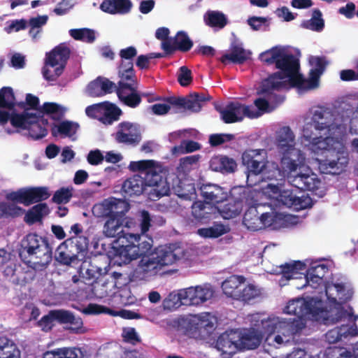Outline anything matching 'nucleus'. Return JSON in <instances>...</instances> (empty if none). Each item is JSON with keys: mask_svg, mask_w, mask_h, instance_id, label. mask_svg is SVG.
<instances>
[{"mask_svg": "<svg viewBox=\"0 0 358 358\" xmlns=\"http://www.w3.org/2000/svg\"><path fill=\"white\" fill-rule=\"evenodd\" d=\"M277 147L281 154L282 167L289 171L287 180L291 185L300 191H314L318 189L320 180L307 169H304L305 156L295 148V136L289 127H283L277 133Z\"/></svg>", "mask_w": 358, "mask_h": 358, "instance_id": "1", "label": "nucleus"}, {"mask_svg": "<svg viewBox=\"0 0 358 358\" xmlns=\"http://www.w3.org/2000/svg\"><path fill=\"white\" fill-rule=\"evenodd\" d=\"M259 59L268 64H275L280 71L273 73L262 85V92L288 90L289 87L303 90L304 77L299 73V63L292 54H287L280 47L275 46L259 55Z\"/></svg>", "mask_w": 358, "mask_h": 358, "instance_id": "2", "label": "nucleus"}, {"mask_svg": "<svg viewBox=\"0 0 358 358\" xmlns=\"http://www.w3.org/2000/svg\"><path fill=\"white\" fill-rule=\"evenodd\" d=\"M321 301L313 298L306 300L303 298H297L290 300L284 308V313L289 315H294V318H281L279 317H268L264 322L265 328L270 332L278 329L285 336H296L306 327L304 317H311L312 319L317 320L324 310L317 306Z\"/></svg>", "mask_w": 358, "mask_h": 358, "instance_id": "3", "label": "nucleus"}, {"mask_svg": "<svg viewBox=\"0 0 358 358\" xmlns=\"http://www.w3.org/2000/svg\"><path fill=\"white\" fill-rule=\"evenodd\" d=\"M121 62L118 66L119 87L117 96L120 101L131 108H137L142 102L138 90V82L134 69V59L137 55L134 46L121 49L119 52Z\"/></svg>", "mask_w": 358, "mask_h": 358, "instance_id": "4", "label": "nucleus"}, {"mask_svg": "<svg viewBox=\"0 0 358 358\" xmlns=\"http://www.w3.org/2000/svg\"><path fill=\"white\" fill-rule=\"evenodd\" d=\"M182 257L181 249L175 245H160L144 254L132 272V277L142 280L156 275L163 267L172 265Z\"/></svg>", "mask_w": 358, "mask_h": 358, "instance_id": "5", "label": "nucleus"}, {"mask_svg": "<svg viewBox=\"0 0 358 358\" xmlns=\"http://www.w3.org/2000/svg\"><path fill=\"white\" fill-rule=\"evenodd\" d=\"M124 198L138 196L146 192L149 199L157 201L169 194L170 187L161 174L148 173L147 176L134 175L125 180L122 185Z\"/></svg>", "mask_w": 358, "mask_h": 358, "instance_id": "6", "label": "nucleus"}, {"mask_svg": "<svg viewBox=\"0 0 358 358\" xmlns=\"http://www.w3.org/2000/svg\"><path fill=\"white\" fill-rule=\"evenodd\" d=\"M89 240L85 236H71L62 242L57 248L55 259L62 265H70L78 259L80 254L84 256L88 250Z\"/></svg>", "mask_w": 358, "mask_h": 358, "instance_id": "7", "label": "nucleus"}, {"mask_svg": "<svg viewBox=\"0 0 358 358\" xmlns=\"http://www.w3.org/2000/svg\"><path fill=\"white\" fill-rule=\"evenodd\" d=\"M71 55L70 48L65 43H60L45 55V66L55 67L51 73L48 69H43V76L46 80L55 81L64 72L67 61Z\"/></svg>", "mask_w": 358, "mask_h": 358, "instance_id": "8", "label": "nucleus"}, {"mask_svg": "<svg viewBox=\"0 0 358 358\" xmlns=\"http://www.w3.org/2000/svg\"><path fill=\"white\" fill-rule=\"evenodd\" d=\"M220 114L221 120L226 124L242 121L245 117L250 119L257 118L260 113L255 110L252 105H245L238 101H231L224 108H216Z\"/></svg>", "mask_w": 358, "mask_h": 358, "instance_id": "9", "label": "nucleus"}, {"mask_svg": "<svg viewBox=\"0 0 358 358\" xmlns=\"http://www.w3.org/2000/svg\"><path fill=\"white\" fill-rule=\"evenodd\" d=\"M257 208V206H250L243 215V224L250 231L275 227L276 220L282 218V215L276 212L262 213L260 215Z\"/></svg>", "mask_w": 358, "mask_h": 358, "instance_id": "10", "label": "nucleus"}, {"mask_svg": "<svg viewBox=\"0 0 358 358\" xmlns=\"http://www.w3.org/2000/svg\"><path fill=\"white\" fill-rule=\"evenodd\" d=\"M324 159H317L318 169L322 173L337 175L343 172L348 166V157L343 152H335L323 149Z\"/></svg>", "mask_w": 358, "mask_h": 358, "instance_id": "11", "label": "nucleus"}, {"mask_svg": "<svg viewBox=\"0 0 358 358\" xmlns=\"http://www.w3.org/2000/svg\"><path fill=\"white\" fill-rule=\"evenodd\" d=\"M50 193L47 187H32L20 188L8 194L7 199L26 206L48 199Z\"/></svg>", "mask_w": 358, "mask_h": 358, "instance_id": "12", "label": "nucleus"}, {"mask_svg": "<svg viewBox=\"0 0 358 358\" xmlns=\"http://www.w3.org/2000/svg\"><path fill=\"white\" fill-rule=\"evenodd\" d=\"M266 152L264 150H248L242 155V163L246 167L247 180L252 176H258L266 169Z\"/></svg>", "mask_w": 358, "mask_h": 358, "instance_id": "13", "label": "nucleus"}, {"mask_svg": "<svg viewBox=\"0 0 358 358\" xmlns=\"http://www.w3.org/2000/svg\"><path fill=\"white\" fill-rule=\"evenodd\" d=\"M130 209L129 203L124 199L112 198L94 205L93 213L96 216H114L124 220L125 214Z\"/></svg>", "mask_w": 358, "mask_h": 358, "instance_id": "14", "label": "nucleus"}, {"mask_svg": "<svg viewBox=\"0 0 358 358\" xmlns=\"http://www.w3.org/2000/svg\"><path fill=\"white\" fill-rule=\"evenodd\" d=\"M113 136L117 143L133 146L137 145L142 138L138 125L127 121L117 124Z\"/></svg>", "mask_w": 358, "mask_h": 358, "instance_id": "15", "label": "nucleus"}, {"mask_svg": "<svg viewBox=\"0 0 358 358\" xmlns=\"http://www.w3.org/2000/svg\"><path fill=\"white\" fill-rule=\"evenodd\" d=\"M303 138L311 145L313 149L323 150L329 147L332 138L325 133L322 132L320 129L312 121L305 124L303 128Z\"/></svg>", "mask_w": 358, "mask_h": 358, "instance_id": "16", "label": "nucleus"}, {"mask_svg": "<svg viewBox=\"0 0 358 358\" xmlns=\"http://www.w3.org/2000/svg\"><path fill=\"white\" fill-rule=\"evenodd\" d=\"M17 102L13 90L10 87H3L0 89V125L5 126L10 122L13 110Z\"/></svg>", "mask_w": 358, "mask_h": 358, "instance_id": "17", "label": "nucleus"}, {"mask_svg": "<svg viewBox=\"0 0 358 358\" xmlns=\"http://www.w3.org/2000/svg\"><path fill=\"white\" fill-rule=\"evenodd\" d=\"M188 306H199L210 300L215 294V290L209 284L190 287L185 289Z\"/></svg>", "mask_w": 358, "mask_h": 358, "instance_id": "18", "label": "nucleus"}, {"mask_svg": "<svg viewBox=\"0 0 358 358\" xmlns=\"http://www.w3.org/2000/svg\"><path fill=\"white\" fill-rule=\"evenodd\" d=\"M191 214L196 222L206 224L216 217L218 207L205 201H196L191 206Z\"/></svg>", "mask_w": 358, "mask_h": 358, "instance_id": "19", "label": "nucleus"}, {"mask_svg": "<svg viewBox=\"0 0 358 358\" xmlns=\"http://www.w3.org/2000/svg\"><path fill=\"white\" fill-rule=\"evenodd\" d=\"M194 43L184 31L177 32L172 41H166L162 43V49L166 55H171L176 50L182 52H188L193 47Z\"/></svg>", "mask_w": 358, "mask_h": 358, "instance_id": "20", "label": "nucleus"}, {"mask_svg": "<svg viewBox=\"0 0 358 358\" xmlns=\"http://www.w3.org/2000/svg\"><path fill=\"white\" fill-rule=\"evenodd\" d=\"M30 259L29 264L36 271H43L50 264L52 259V251L48 241L40 249L35 250L32 255L28 256Z\"/></svg>", "mask_w": 358, "mask_h": 358, "instance_id": "21", "label": "nucleus"}, {"mask_svg": "<svg viewBox=\"0 0 358 358\" xmlns=\"http://www.w3.org/2000/svg\"><path fill=\"white\" fill-rule=\"evenodd\" d=\"M315 68L310 69L308 78H304L302 92L313 90L319 87L320 78L325 70L327 62L324 58L320 57H313L310 60Z\"/></svg>", "mask_w": 358, "mask_h": 358, "instance_id": "22", "label": "nucleus"}, {"mask_svg": "<svg viewBox=\"0 0 358 358\" xmlns=\"http://www.w3.org/2000/svg\"><path fill=\"white\" fill-rule=\"evenodd\" d=\"M240 338V334L236 331H226L218 336L216 348L223 354L233 355L238 348Z\"/></svg>", "mask_w": 358, "mask_h": 358, "instance_id": "23", "label": "nucleus"}, {"mask_svg": "<svg viewBox=\"0 0 358 358\" xmlns=\"http://www.w3.org/2000/svg\"><path fill=\"white\" fill-rule=\"evenodd\" d=\"M118 87L119 81L116 85L109 79L99 76L89 83L87 85V92L91 96L99 97L113 92H115L117 94Z\"/></svg>", "mask_w": 358, "mask_h": 358, "instance_id": "24", "label": "nucleus"}, {"mask_svg": "<svg viewBox=\"0 0 358 358\" xmlns=\"http://www.w3.org/2000/svg\"><path fill=\"white\" fill-rule=\"evenodd\" d=\"M311 120L330 137L331 131L335 128L331 112L326 108L319 107L315 110Z\"/></svg>", "mask_w": 358, "mask_h": 358, "instance_id": "25", "label": "nucleus"}, {"mask_svg": "<svg viewBox=\"0 0 358 358\" xmlns=\"http://www.w3.org/2000/svg\"><path fill=\"white\" fill-rule=\"evenodd\" d=\"M201 196L206 202L215 205L222 203L227 197V193L224 189L215 184H203L200 187Z\"/></svg>", "mask_w": 358, "mask_h": 358, "instance_id": "26", "label": "nucleus"}, {"mask_svg": "<svg viewBox=\"0 0 358 358\" xmlns=\"http://www.w3.org/2000/svg\"><path fill=\"white\" fill-rule=\"evenodd\" d=\"M243 197L226 198L224 204L218 207V213L225 220L234 218L242 211Z\"/></svg>", "mask_w": 358, "mask_h": 358, "instance_id": "27", "label": "nucleus"}, {"mask_svg": "<svg viewBox=\"0 0 358 358\" xmlns=\"http://www.w3.org/2000/svg\"><path fill=\"white\" fill-rule=\"evenodd\" d=\"M132 3L130 0H103L100 9L109 14L124 15L131 11Z\"/></svg>", "mask_w": 358, "mask_h": 358, "instance_id": "28", "label": "nucleus"}, {"mask_svg": "<svg viewBox=\"0 0 358 358\" xmlns=\"http://www.w3.org/2000/svg\"><path fill=\"white\" fill-rule=\"evenodd\" d=\"M210 167L217 172L234 173L237 168V164L233 158L226 155H217L210 159Z\"/></svg>", "mask_w": 358, "mask_h": 358, "instance_id": "29", "label": "nucleus"}, {"mask_svg": "<svg viewBox=\"0 0 358 358\" xmlns=\"http://www.w3.org/2000/svg\"><path fill=\"white\" fill-rule=\"evenodd\" d=\"M245 282V278L243 275H232L227 278L222 284L223 292L229 297L234 299L239 296L238 293L243 284Z\"/></svg>", "mask_w": 358, "mask_h": 358, "instance_id": "30", "label": "nucleus"}, {"mask_svg": "<svg viewBox=\"0 0 358 358\" xmlns=\"http://www.w3.org/2000/svg\"><path fill=\"white\" fill-rule=\"evenodd\" d=\"M48 123V120L43 118V115H37L32 119L27 127L29 135L34 140L43 138L48 134V130L45 127Z\"/></svg>", "mask_w": 358, "mask_h": 358, "instance_id": "31", "label": "nucleus"}, {"mask_svg": "<svg viewBox=\"0 0 358 358\" xmlns=\"http://www.w3.org/2000/svg\"><path fill=\"white\" fill-rule=\"evenodd\" d=\"M36 118V113H29L24 109L22 113H18L14 108L11 116L10 124L17 131L27 130L32 119Z\"/></svg>", "mask_w": 358, "mask_h": 358, "instance_id": "32", "label": "nucleus"}, {"mask_svg": "<svg viewBox=\"0 0 358 358\" xmlns=\"http://www.w3.org/2000/svg\"><path fill=\"white\" fill-rule=\"evenodd\" d=\"M48 241L45 237H42L36 234L30 233L22 241V253L27 252L28 256L32 255L35 250L38 248L40 249L41 245H43Z\"/></svg>", "mask_w": 358, "mask_h": 358, "instance_id": "33", "label": "nucleus"}, {"mask_svg": "<svg viewBox=\"0 0 358 358\" xmlns=\"http://www.w3.org/2000/svg\"><path fill=\"white\" fill-rule=\"evenodd\" d=\"M185 289H180L178 293L171 292L163 300L162 306L164 310H173L178 308L182 305L188 306Z\"/></svg>", "mask_w": 358, "mask_h": 358, "instance_id": "34", "label": "nucleus"}, {"mask_svg": "<svg viewBox=\"0 0 358 358\" xmlns=\"http://www.w3.org/2000/svg\"><path fill=\"white\" fill-rule=\"evenodd\" d=\"M306 265L301 261H293L280 266V273L287 280L297 278L299 274H303Z\"/></svg>", "mask_w": 358, "mask_h": 358, "instance_id": "35", "label": "nucleus"}, {"mask_svg": "<svg viewBox=\"0 0 358 358\" xmlns=\"http://www.w3.org/2000/svg\"><path fill=\"white\" fill-rule=\"evenodd\" d=\"M165 101L171 106V113H182L187 110L191 111V108L195 107L187 97L169 96Z\"/></svg>", "mask_w": 358, "mask_h": 358, "instance_id": "36", "label": "nucleus"}, {"mask_svg": "<svg viewBox=\"0 0 358 358\" xmlns=\"http://www.w3.org/2000/svg\"><path fill=\"white\" fill-rule=\"evenodd\" d=\"M61 324H69L70 327L67 329L73 334L83 333V322L80 317H76L73 313L69 310L62 309V322Z\"/></svg>", "mask_w": 358, "mask_h": 358, "instance_id": "37", "label": "nucleus"}, {"mask_svg": "<svg viewBox=\"0 0 358 358\" xmlns=\"http://www.w3.org/2000/svg\"><path fill=\"white\" fill-rule=\"evenodd\" d=\"M80 273L83 279L90 281L89 284H92L101 275L102 268L92 262H85L81 265Z\"/></svg>", "mask_w": 358, "mask_h": 358, "instance_id": "38", "label": "nucleus"}, {"mask_svg": "<svg viewBox=\"0 0 358 358\" xmlns=\"http://www.w3.org/2000/svg\"><path fill=\"white\" fill-rule=\"evenodd\" d=\"M210 314L194 315L187 322L186 331L188 334L196 333L200 329L213 326L211 322L208 321Z\"/></svg>", "mask_w": 358, "mask_h": 358, "instance_id": "39", "label": "nucleus"}, {"mask_svg": "<svg viewBox=\"0 0 358 358\" xmlns=\"http://www.w3.org/2000/svg\"><path fill=\"white\" fill-rule=\"evenodd\" d=\"M103 115L100 120L105 124H112L114 122L119 120L122 115V111L118 106L109 102L103 103Z\"/></svg>", "mask_w": 358, "mask_h": 358, "instance_id": "40", "label": "nucleus"}, {"mask_svg": "<svg viewBox=\"0 0 358 358\" xmlns=\"http://www.w3.org/2000/svg\"><path fill=\"white\" fill-rule=\"evenodd\" d=\"M249 59L245 49L239 45H234L231 48L230 53H227L222 55L220 61L223 64H226L227 62H232L234 64H242Z\"/></svg>", "mask_w": 358, "mask_h": 358, "instance_id": "41", "label": "nucleus"}, {"mask_svg": "<svg viewBox=\"0 0 358 358\" xmlns=\"http://www.w3.org/2000/svg\"><path fill=\"white\" fill-rule=\"evenodd\" d=\"M16 344L6 336H0V358H19Z\"/></svg>", "mask_w": 358, "mask_h": 358, "instance_id": "42", "label": "nucleus"}, {"mask_svg": "<svg viewBox=\"0 0 358 358\" xmlns=\"http://www.w3.org/2000/svg\"><path fill=\"white\" fill-rule=\"evenodd\" d=\"M204 21L210 27L223 29L228 24L226 15L220 11H208L204 15Z\"/></svg>", "mask_w": 358, "mask_h": 358, "instance_id": "43", "label": "nucleus"}, {"mask_svg": "<svg viewBox=\"0 0 358 358\" xmlns=\"http://www.w3.org/2000/svg\"><path fill=\"white\" fill-rule=\"evenodd\" d=\"M48 206L45 203H39L31 208L26 213L24 221L32 224L37 222H40L43 215L48 214Z\"/></svg>", "mask_w": 358, "mask_h": 358, "instance_id": "44", "label": "nucleus"}, {"mask_svg": "<svg viewBox=\"0 0 358 358\" xmlns=\"http://www.w3.org/2000/svg\"><path fill=\"white\" fill-rule=\"evenodd\" d=\"M55 321L61 324L62 309L50 310L47 315L43 316L38 322V326L41 327L43 331L48 332L52 330Z\"/></svg>", "mask_w": 358, "mask_h": 358, "instance_id": "45", "label": "nucleus"}, {"mask_svg": "<svg viewBox=\"0 0 358 358\" xmlns=\"http://www.w3.org/2000/svg\"><path fill=\"white\" fill-rule=\"evenodd\" d=\"M107 220L104 224L103 231L107 237H115L122 232L121 229L124 220L114 216H105Z\"/></svg>", "mask_w": 358, "mask_h": 358, "instance_id": "46", "label": "nucleus"}, {"mask_svg": "<svg viewBox=\"0 0 358 358\" xmlns=\"http://www.w3.org/2000/svg\"><path fill=\"white\" fill-rule=\"evenodd\" d=\"M301 27L314 31H322L324 27L322 12L319 9H315L313 11L312 17L310 20H304Z\"/></svg>", "mask_w": 358, "mask_h": 358, "instance_id": "47", "label": "nucleus"}, {"mask_svg": "<svg viewBox=\"0 0 358 358\" xmlns=\"http://www.w3.org/2000/svg\"><path fill=\"white\" fill-rule=\"evenodd\" d=\"M144 254L141 252L140 245L131 242L120 250V256L123 257L124 263H129L133 259L141 258Z\"/></svg>", "mask_w": 358, "mask_h": 358, "instance_id": "48", "label": "nucleus"}, {"mask_svg": "<svg viewBox=\"0 0 358 358\" xmlns=\"http://www.w3.org/2000/svg\"><path fill=\"white\" fill-rule=\"evenodd\" d=\"M266 321L267 319L262 320V324L264 333L266 334V341L269 344H273L278 348L282 343L289 342L290 338H294V336L285 337L282 333L278 329L275 330L273 332H270L265 328L264 322Z\"/></svg>", "mask_w": 358, "mask_h": 358, "instance_id": "49", "label": "nucleus"}, {"mask_svg": "<svg viewBox=\"0 0 358 358\" xmlns=\"http://www.w3.org/2000/svg\"><path fill=\"white\" fill-rule=\"evenodd\" d=\"M201 158V156L200 155H189L180 158L177 167L178 171L186 174L190 171L197 169Z\"/></svg>", "mask_w": 358, "mask_h": 358, "instance_id": "50", "label": "nucleus"}, {"mask_svg": "<svg viewBox=\"0 0 358 358\" xmlns=\"http://www.w3.org/2000/svg\"><path fill=\"white\" fill-rule=\"evenodd\" d=\"M155 164V162L153 160H142L131 162L130 164V167L134 171H140V176H147V175L150 173L162 175L159 171L156 170Z\"/></svg>", "mask_w": 358, "mask_h": 358, "instance_id": "51", "label": "nucleus"}, {"mask_svg": "<svg viewBox=\"0 0 358 358\" xmlns=\"http://www.w3.org/2000/svg\"><path fill=\"white\" fill-rule=\"evenodd\" d=\"M236 300L249 303L250 301L261 296L262 289L253 284H248L240 289Z\"/></svg>", "mask_w": 358, "mask_h": 358, "instance_id": "52", "label": "nucleus"}, {"mask_svg": "<svg viewBox=\"0 0 358 358\" xmlns=\"http://www.w3.org/2000/svg\"><path fill=\"white\" fill-rule=\"evenodd\" d=\"M70 36L75 40L86 43H92L95 40V34L92 29L87 28L72 29L69 31Z\"/></svg>", "mask_w": 358, "mask_h": 358, "instance_id": "53", "label": "nucleus"}, {"mask_svg": "<svg viewBox=\"0 0 358 358\" xmlns=\"http://www.w3.org/2000/svg\"><path fill=\"white\" fill-rule=\"evenodd\" d=\"M224 226L222 224H214L208 228H201L197 234L203 238H218L226 233Z\"/></svg>", "mask_w": 358, "mask_h": 358, "instance_id": "54", "label": "nucleus"}, {"mask_svg": "<svg viewBox=\"0 0 358 358\" xmlns=\"http://www.w3.org/2000/svg\"><path fill=\"white\" fill-rule=\"evenodd\" d=\"M345 285L341 283L326 285L325 293L327 299L331 303H336L337 298L342 300L343 297L340 295L345 291Z\"/></svg>", "mask_w": 358, "mask_h": 358, "instance_id": "55", "label": "nucleus"}, {"mask_svg": "<svg viewBox=\"0 0 358 358\" xmlns=\"http://www.w3.org/2000/svg\"><path fill=\"white\" fill-rule=\"evenodd\" d=\"M24 213V210L15 204H8L4 202H0V218L16 217L20 216Z\"/></svg>", "mask_w": 358, "mask_h": 358, "instance_id": "56", "label": "nucleus"}, {"mask_svg": "<svg viewBox=\"0 0 358 358\" xmlns=\"http://www.w3.org/2000/svg\"><path fill=\"white\" fill-rule=\"evenodd\" d=\"M177 195L184 199H192L196 195L194 184L180 181L177 189Z\"/></svg>", "mask_w": 358, "mask_h": 358, "instance_id": "57", "label": "nucleus"}, {"mask_svg": "<svg viewBox=\"0 0 358 358\" xmlns=\"http://www.w3.org/2000/svg\"><path fill=\"white\" fill-rule=\"evenodd\" d=\"M278 201L287 207H294L299 203V196L293 189H282L278 195Z\"/></svg>", "mask_w": 358, "mask_h": 358, "instance_id": "58", "label": "nucleus"}, {"mask_svg": "<svg viewBox=\"0 0 358 358\" xmlns=\"http://www.w3.org/2000/svg\"><path fill=\"white\" fill-rule=\"evenodd\" d=\"M72 191V187H61L53 194L52 202L57 204L69 203L73 196Z\"/></svg>", "mask_w": 358, "mask_h": 358, "instance_id": "59", "label": "nucleus"}, {"mask_svg": "<svg viewBox=\"0 0 358 358\" xmlns=\"http://www.w3.org/2000/svg\"><path fill=\"white\" fill-rule=\"evenodd\" d=\"M188 99L192 103V105L195 106L193 108H191V111L197 113L200 111L201 108V103L210 101L212 99V96L208 94L195 92L191 94Z\"/></svg>", "mask_w": 358, "mask_h": 358, "instance_id": "60", "label": "nucleus"}, {"mask_svg": "<svg viewBox=\"0 0 358 358\" xmlns=\"http://www.w3.org/2000/svg\"><path fill=\"white\" fill-rule=\"evenodd\" d=\"M78 123L70 121H63L57 126V132L66 136L71 137L73 136L78 129Z\"/></svg>", "mask_w": 358, "mask_h": 358, "instance_id": "61", "label": "nucleus"}, {"mask_svg": "<svg viewBox=\"0 0 358 358\" xmlns=\"http://www.w3.org/2000/svg\"><path fill=\"white\" fill-rule=\"evenodd\" d=\"M20 108L24 109L36 110L38 112L41 107H39V99L38 96L32 94H27L25 102H20L17 103Z\"/></svg>", "mask_w": 358, "mask_h": 358, "instance_id": "62", "label": "nucleus"}, {"mask_svg": "<svg viewBox=\"0 0 358 358\" xmlns=\"http://www.w3.org/2000/svg\"><path fill=\"white\" fill-rule=\"evenodd\" d=\"M193 78L192 71L186 66H182L179 69L178 73V81L182 87L189 85L192 82Z\"/></svg>", "mask_w": 358, "mask_h": 358, "instance_id": "63", "label": "nucleus"}, {"mask_svg": "<svg viewBox=\"0 0 358 358\" xmlns=\"http://www.w3.org/2000/svg\"><path fill=\"white\" fill-rule=\"evenodd\" d=\"M327 358H355L351 352L343 348H329L326 352Z\"/></svg>", "mask_w": 358, "mask_h": 358, "instance_id": "64", "label": "nucleus"}]
</instances>
